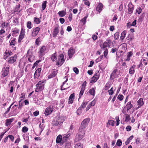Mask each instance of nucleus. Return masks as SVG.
I'll use <instances>...</instances> for the list:
<instances>
[{
    "label": "nucleus",
    "mask_w": 148,
    "mask_h": 148,
    "mask_svg": "<svg viewBox=\"0 0 148 148\" xmlns=\"http://www.w3.org/2000/svg\"><path fill=\"white\" fill-rule=\"evenodd\" d=\"M125 121L128 122L130 120V115L127 114H125Z\"/></svg>",
    "instance_id": "obj_53"
},
{
    "label": "nucleus",
    "mask_w": 148,
    "mask_h": 148,
    "mask_svg": "<svg viewBox=\"0 0 148 148\" xmlns=\"http://www.w3.org/2000/svg\"><path fill=\"white\" fill-rule=\"evenodd\" d=\"M22 100V99H21L19 101V105L18 108L19 109L21 110L22 109V107L23 106V102H21V101Z\"/></svg>",
    "instance_id": "obj_38"
},
{
    "label": "nucleus",
    "mask_w": 148,
    "mask_h": 148,
    "mask_svg": "<svg viewBox=\"0 0 148 148\" xmlns=\"http://www.w3.org/2000/svg\"><path fill=\"white\" fill-rule=\"evenodd\" d=\"M135 65H133L130 67L129 69V73L132 75H133L135 73V68L136 67Z\"/></svg>",
    "instance_id": "obj_22"
},
{
    "label": "nucleus",
    "mask_w": 148,
    "mask_h": 148,
    "mask_svg": "<svg viewBox=\"0 0 148 148\" xmlns=\"http://www.w3.org/2000/svg\"><path fill=\"white\" fill-rule=\"evenodd\" d=\"M136 12L138 14H140L142 12V9L140 7L136 9Z\"/></svg>",
    "instance_id": "obj_50"
},
{
    "label": "nucleus",
    "mask_w": 148,
    "mask_h": 148,
    "mask_svg": "<svg viewBox=\"0 0 148 148\" xmlns=\"http://www.w3.org/2000/svg\"><path fill=\"white\" fill-rule=\"evenodd\" d=\"M64 61V55L62 54H60L56 58V64L59 66H61L63 64Z\"/></svg>",
    "instance_id": "obj_3"
},
{
    "label": "nucleus",
    "mask_w": 148,
    "mask_h": 148,
    "mask_svg": "<svg viewBox=\"0 0 148 148\" xmlns=\"http://www.w3.org/2000/svg\"><path fill=\"white\" fill-rule=\"evenodd\" d=\"M44 81H40L37 84H36V88L35 91L36 92H38L42 90L44 88V84H43L44 83Z\"/></svg>",
    "instance_id": "obj_4"
},
{
    "label": "nucleus",
    "mask_w": 148,
    "mask_h": 148,
    "mask_svg": "<svg viewBox=\"0 0 148 148\" xmlns=\"http://www.w3.org/2000/svg\"><path fill=\"white\" fill-rule=\"evenodd\" d=\"M41 70V69L40 68H38L36 70L34 75V79L38 78L40 75Z\"/></svg>",
    "instance_id": "obj_15"
},
{
    "label": "nucleus",
    "mask_w": 148,
    "mask_h": 148,
    "mask_svg": "<svg viewBox=\"0 0 148 148\" xmlns=\"http://www.w3.org/2000/svg\"><path fill=\"white\" fill-rule=\"evenodd\" d=\"M126 39L127 40H129L130 41H132L134 39V38L133 35L130 34L127 37Z\"/></svg>",
    "instance_id": "obj_36"
},
{
    "label": "nucleus",
    "mask_w": 148,
    "mask_h": 148,
    "mask_svg": "<svg viewBox=\"0 0 148 148\" xmlns=\"http://www.w3.org/2000/svg\"><path fill=\"white\" fill-rule=\"evenodd\" d=\"M12 39L11 40L10 43V46H12V47H13L15 45V44L16 43V40L15 38H11Z\"/></svg>",
    "instance_id": "obj_28"
},
{
    "label": "nucleus",
    "mask_w": 148,
    "mask_h": 148,
    "mask_svg": "<svg viewBox=\"0 0 148 148\" xmlns=\"http://www.w3.org/2000/svg\"><path fill=\"white\" fill-rule=\"evenodd\" d=\"M87 103L88 102H84L82 103L80 107H81V108H84L86 107Z\"/></svg>",
    "instance_id": "obj_45"
},
{
    "label": "nucleus",
    "mask_w": 148,
    "mask_h": 148,
    "mask_svg": "<svg viewBox=\"0 0 148 148\" xmlns=\"http://www.w3.org/2000/svg\"><path fill=\"white\" fill-rule=\"evenodd\" d=\"M104 50L105 51L103 52L104 56L105 58H106L108 53V49L106 48Z\"/></svg>",
    "instance_id": "obj_55"
},
{
    "label": "nucleus",
    "mask_w": 148,
    "mask_h": 148,
    "mask_svg": "<svg viewBox=\"0 0 148 148\" xmlns=\"http://www.w3.org/2000/svg\"><path fill=\"white\" fill-rule=\"evenodd\" d=\"M103 7V4L101 3H99L97 5L96 8V10L100 13L102 10Z\"/></svg>",
    "instance_id": "obj_20"
},
{
    "label": "nucleus",
    "mask_w": 148,
    "mask_h": 148,
    "mask_svg": "<svg viewBox=\"0 0 148 148\" xmlns=\"http://www.w3.org/2000/svg\"><path fill=\"white\" fill-rule=\"evenodd\" d=\"M83 145L81 143H77L75 144V148H83Z\"/></svg>",
    "instance_id": "obj_37"
},
{
    "label": "nucleus",
    "mask_w": 148,
    "mask_h": 148,
    "mask_svg": "<svg viewBox=\"0 0 148 148\" xmlns=\"http://www.w3.org/2000/svg\"><path fill=\"white\" fill-rule=\"evenodd\" d=\"M28 130V128L26 126H25L22 128V132L23 133H26Z\"/></svg>",
    "instance_id": "obj_44"
},
{
    "label": "nucleus",
    "mask_w": 148,
    "mask_h": 148,
    "mask_svg": "<svg viewBox=\"0 0 148 148\" xmlns=\"http://www.w3.org/2000/svg\"><path fill=\"white\" fill-rule=\"evenodd\" d=\"M126 31H123L121 34V36H120V39L121 40H123L126 35Z\"/></svg>",
    "instance_id": "obj_34"
},
{
    "label": "nucleus",
    "mask_w": 148,
    "mask_h": 148,
    "mask_svg": "<svg viewBox=\"0 0 148 148\" xmlns=\"http://www.w3.org/2000/svg\"><path fill=\"white\" fill-rule=\"evenodd\" d=\"M71 135L70 133H68L67 134H65L63 135V137H62V141L65 142L67 140V139Z\"/></svg>",
    "instance_id": "obj_26"
},
{
    "label": "nucleus",
    "mask_w": 148,
    "mask_h": 148,
    "mask_svg": "<svg viewBox=\"0 0 148 148\" xmlns=\"http://www.w3.org/2000/svg\"><path fill=\"white\" fill-rule=\"evenodd\" d=\"M71 143L70 142H68L66 144L65 148H70Z\"/></svg>",
    "instance_id": "obj_51"
},
{
    "label": "nucleus",
    "mask_w": 148,
    "mask_h": 148,
    "mask_svg": "<svg viewBox=\"0 0 148 148\" xmlns=\"http://www.w3.org/2000/svg\"><path fill=\"white\" fill-rule=\"evenodd\" d=\"M12 35L13 36H17V34H18L19 32V30L17 28L15 27L14 29H12Z\"/></svg>",
    "instance_id": "obj_23"
},
{
    "label": "nucleus",
    "mask_w": 148,
    "mask_h": 148,
    "mask_svg": "<svg viewBox=\"0 0 148 148\" xmlns=\"http://www.w3.org/2000/svg\"><path fill=\"white\" fill-rule=\"evenodd\" d=\"M99 73L98 71H96L95 73L91 78L90 82L94 83L96 82L99 79Z\"/></svg>",
    "instance_id": "obj_6"
},
{
    "label": "nucleus",
    "mask_w": 148,
    "mask_h": 148,
    "mask_svg": "<svg viewBox=\"0 0 148 148\" xmlns=\"http://www.w3.org/2000/svg\"><path fill=\"white\" fill-rule=\"evenodd\" d=\"M87 83L86 81H84L83 83L82 84L81 86V89H83L85 90V87L86 86Z\"/></svg>",
    "instance_id": "obj_54"
},
{
    "label": "nucleus",
    "mask_w": 148,
    "mask_h": 148,
    "mask_svg": "<svg viewBox=\"0 0 148 148\" xmlns=\"http://www.w3.org/2000/svg\"><path fill=\"white\" fill-rule=\"evenodd\" d=\"M89 92L91 95H95V89L94 88L90 89L89 90Z\"/></svg>",
    "instance_id": "obj_40"
},
{
    "label": "nucleus",
    "mask_w": 148,
    "mask_h": 148,
    "mask_svg": "<svg viewBox=\"0 0 148 148\" xmlns=\"http://www.w3.org/2000/svg\"><path fill=\"white\" fill-rule=\"evenodd\" d=\"M13 23L16 24L18 23V18H16L14 19V20L13 21Z\"/></svg>",
    "instance_id": "obj_62"
},
{
    "label": "nucleus",
    "mask_w": 148,
    "mask_h": 148,
    "mask_svg": "<svg viewBox=\"0 0 148 148\" xmlns=\"http://www.w3.org/2000/svg\"><path fill=\"white\" fill-rule=\"evenodd\" d=\"M88 14H87L86 15V16L84 17L82 19V22H83L84 24L86 23V19L88 18Z\"/></svg>",
    "instance_id": "obj_56"
},
{
    "label": "nucleus",
    "mask_w": 148,
    "mask_h": 148,
    "mask_svg": "<svg viewBox=\"0 0 148 148\" xmlns=\"http://www.w3.org/2000/svg\"><path fill=\"white\" fill-rule=\"evenodd\" d=\"M109 45L107 44L106 42H104L103 44L101 45L100 46L101 48L102 49L104 50L106 48H107V47H109Z\"/></svg>",
    "instance_id": "obj_29"
},
{
    "label": "nucleus",
    "mask_w": 148,
    "mask_h": 148,
    "mask_svg": "<svg viewBox=\"0 0 148 148\" xmlns=\"http://www.w3.org/2000/svg\"><path fill=\"white\" fill-rule=\"evenodd\" d=\"M47 2L46 1H44L43 2L42 5V10H44L46 8L47 6Z\"/></svg>",
    "instance_id": "obj_39"
},
{
    "label": "nucleus",
    "mask_w": 148,
    "mask_h": 148,
    "mask_svg": "<svg viewBox=\"0 0 148 148\" xmlns=\"http://www.w3.org/2000/svg\"><path fill=\"white\" fill-rule=\"evenodd\" d=\"M39 112L38 111H36L33 113V114L35 116H36L39 114Z\"/></svg>",
    "instance_id": "obj_64"
},
{
    "label": "nucleus",
    "mask_w": 148,
    "mask_h": 148,
    "mask_svg": "<svg viewBox=\"0 0 148 148\" xmlns=\"http://www.w3.org/2000/svg\"><path fill=\"white\" fill-rule=\"evenodd\" d=\"M9 71V67L4 68L3 69L2 73L1 74L2 76L3 77H5L7 76Z\"/></svg>",
    "instance_id": "obj_12"
},
{
    "label": "nucleus",
    "mask_w": 148,
    "mask_h": 148,
    "mask_svg": "<svg viewBox=\"0 0 148 148\" xmlns=\"http://www.w3.org/2000/svg\"><path fill=\"white\" fill-rule=\"evenodd\" d=\"M122 143L121 140L120 139H119L116 142V145L120 147Z\"/></svg>",
    "instance_id": "obj_47"
},
{
    "label": "nucleus",
    "mask_w": 148,
    "mask_h": 148,
    "mask_svg": "<svg viewBox=\"0 0 148 148\" xmlns=\"http://www.w3.org/2000/svg\"><path fill=\"white\" fill-rule=\"evenodd\" d=\"M85 129L80 126L79 129V132L76 135V138L75 139V142H77L84 137L85 134Z\"/></svg>",
    "instance_id": "obj_1"
},
{
    "label": "nucleus",
    "mask_w": 148,
    "mask_h": 148,
    "mask_svg": "<svg viewBox=\"0 0 148 148\" xmlns=\"http://www.w3.org/2000/svg\"><path fill=\"white\" fill-rule=\"evenodd\" d=\"M118 72V70L117 69L114 70L110 75V79H113L116 77L117 73Z\"/></svg>",
    "instance_id": "obj_18"
},
{
    "label": "nucleus",
    "mask_w": 148,
    "mask_h": 148,
    "mask_svg": "<svg viewBox=\"0 0 148 148\" xmlns=\"http://www.w3.org/2000/svg\"><path fill=\"white\" fill-rule=\"evenodd\" d=\"M41 41V37H38L35 40L36 45H39L40 44Z\"/></svg>",
    "instance_id": "obj_32"
},
{
    "label": "nucleus",
    "mask_w": 148,
    "mask_h": 148,
    "mask_svg": "<svg viewBox=\"0 0 148 148\" xmlns=\"http://www.w3.org/2000/svg\"><path fill=\"white\" fill-rule=\"evenodd\" d=\"M25 34L20 33L18 37V42H20L24 38Z\"/></svg>",
    "instance_id": "obj_33"
},
{
    "label": "nucleus",
    "mask_w": 148,
    "mask_h": 148,
    "mask_svg": "<svg viewBox=\"0 0 148 148\" xmlns=\"http://www.w3.org/2000/svg\"><path fill=\"white\" fill-rule=\"evenodd\" d=\"M138 105V106L136 108V110H137L138 108L142 106L144 104L143 99L142 98H140L137 101Z\"/></svg>",
    "instance_id": "obj_19"
},
{
    "label": "nucleus",
    "mask_w": 148,
    "mask_h": 148,
    "mask_svg": "<svg viewBox=\"0 0 148 148\" xmlns=\"http://www.w3.org/2000/svg\"><path fill=\"white\" fill-rule=\"evenodd\" d=\"M41 17H40V18L34 17V23L35 24H40L41 22Z\"/></svg>",
    "instance_id": "obj_31"
},
{
    "label": "nucleus",
    "mask_w": 148,
    "mask_h": 148,
    "mask_svg": "<svg viewBox=\"0 0 148 148\" xmlns=\"http://www.w3.org/2000/svg\"><path fill=\"white\" fill-rule=\"evenodd\" d=\"M73 71L76 74H78L79 73V70L76 67H74L73 68Z\"/></svg>",
    "instance_id": "obj_58"
},
{
    "label": "nucleus",
    "mask_w": 148,
    "mask_h": 148,
    "mask_svg": "<svg viewBox=\"0 0 148 148\" xmlns=\"http://www.w3.org/2000/svg\"><path fill=\"white\" fill-rule=\"evenodd\" d=\"M59 32V27L58 26L55 27L54 30L53 32V36L56 37Z\"/></svg>",
    "instance_id": "obj_17"
},
{
    "label": "nucleus",
    "mask_w": 148,
    "mask_h": 148,
    "mask_svg": "<svg viewBox=\"0 0 148 148\" xmlns=\"http://www.w3.org/2000/svg\"><path fill=\"white\" fill-rule=\"evenodd\" d=\"M58 14L60 16L62 17L65 16L66 13L64 10H62L59 11Z\"/></svg>",
    "instance_id": "obj_35"
},
{
    "label": "nucleus",
    "mask_w": 148,
    "mask_h": 148,
    "mask_svg": "<svg viewBox=\"0 0 148 148\" xmlns=\"http://www.w3.org/2000/svg\"><path fill=\"white\" fill-rule=\"evenodd\" d=\"M32 25V23L30 21H29L27 22V28L29 29H30L32 28V27H31Z\"/></svg>",
    "instance_id": "obj_46"
},
{
    "label": "nucleus",
    "mask_w": 148,
    "mask_h": 148,
    "mask_svg": "<svg viewBox=\"0 0 148 148\" xmlns=\"http://www.w3.org/2000/svg\"><path fill=\"white\" fill-rule=\"evenodd\" d=\"M68 80V79L67 78H66V80L64 81L62 85L61 86V90H64L68 88L69 87V86L66 87V86H64V85L66 83L67 81Z\"/></svg>",
    "instance_id": "obj_27"
},
{
    "label": "nucleus",
    "mask_w": 148,
    "mask_h": 148,
    "mask_svg": "<svg viewBox=\"0 0 148 148\" xmlns=\"http://www.w3.org/2000/svg\"><path fill=\"white\" fill-rule=\"evenodd\" d=\"M95 103L96 101L94 100L91 101L90 103L89 104L90 105L91 107L92 106H94L95 105Z\"/></svg>",
    "instance_id": "obj_61"
},
{
    "label": "nucleus",
    "mask_w": 148,
    "mask_h": 148,
    "mask_svg": "<svg viewBox=\"0 0 148 148\" xmlns=\"http://www.w3.org/2000/svg\"><path fill=\"white\" fill-rule=\"evenodd\" d=\"M64 120L61 117L57 116L55 117L52 122L53 125L58 126L62 123Z\"/></svg>",
    "instance_id": "obj_2"
},
{
    "label": "nucleus",
    "mask_w": 148,
    "mask_h": 148,
    "mask_svg": "<svg viewBox=\"0 0 148 148\" xmlns=\"http://www.w3.org/2000/svg\"><path fill=\"white\" fill-rule=\"evenodd\" d=\"M41 61V60H40L36 61V62L33 64L32 67V69H34L35 67L38 65V64Z\"/></svg>",
    "instance_id": "obj_49"
},
{
    "label": "nucleus",
    "mask_w": 148,
    "mask_h": 148,
    "mask_svg": "<svg viewBox=\"0 0 148 148\" xmlns=\"http://www.w3.org/2000/svg\"><path fill=\"white\" fill-rule=\"evenodd\" d=\"M56 53H53L51 57V59L53 61H54L56 60Z\"/></svg>",
    "instance_id": "obj_42"
},
{
    "label": "nucleus",
    "mask_w": 148,
    "mask_h": 148,
    "mask_svg": "<svg viewBox=\"0 0 148 148\" xmlns=\"http://www.w3.org/2000/svg\"><path fill=\"white\" fill-rule=\"evenodd\" d=\"M20 7V5L19 4L18 5H17L15 7L14 9V12H16L18 11L19 10Z\"/></svg>",
    "instance_id": "obj_43"
},
{
    "label": "nucleus",
    "mask_w": 148,
    "mask_h": 148,
    "mask_svg": "<svg viewBox=\"0 0 148 148\" xmlns=\"http://www.w3.org/2000/svg\"><path fill=\"white\" fill-rule=\"evenodd\" d=\"M32 30V36L34 37L38 34L40 30V28L39 27H36L33 28Z\"/></svg>",
    "instance_id": "obj_7"
},
{
    "label": "nucleus",
    "mask_w": 148,
    "mask_h": 148,
    "mask_svg": "<svg viewBox=\"0 0 148 148\" xmlns=\"http://www.w3.org/2000/svg\"><path fill=\"white\" fill-rule=\"evenodd\" d=\"M82 112V109L81 108V107H79L77 110V114L79 115Z\"/></svg>",
    "instance_id": "obj_60"
},
{
    "label": "nucleus",
    "mask_w": 148,
    "mask_h": 148,
    "mask_svg": "<svg viewBox=\"0 0 148 148\" xmlns=\"http://www.w3.org/2000/svg\"><path fill=\"white\" fill-rule=\"evenodd\" d=\"M85 90L83 89H81L80 90V92L79 93V99H80V98H81V97L83 95V94L84 93V91Z\"/></svg>",
    "instance_id": "obj_52"
},
{
    "label": "nucleus",
    "mask_w": 148,
    "mask_h": 148,
    "mask_svg": "<svg viewBox=\"0 0 148 148\" xmlns=\"http://www.w3.org/2000/svg\"><path fill=\"white\" fill-rule=\"evenodd\" d=\"M125 107L127 108V111L128 112V111L132 108H133V105L131 103V101H130L127 102L125 106Z\"/></svg>",
    "instance_id": "obj_21"
},
{
    "label": "nucleus",
    "mask_w": 148,
    "mask_h": 148,
    "mask_svg": "<svg viewBox=\"0 0 148 148\" xmlns=\"http://www.w3.org/2000/svg\"><path fill=\"white\" fill-rule=\"evenodd\" d=\"M12 54L13 53L11 51L6 50L4 53V57H5V58H6L8 57L9 56H11L12 55Z\"/></svg>",
    "instance_id": "obj_25"
},
{
    "label": "nucleus",
    "mask_w": 148,
    "mask_h": 148,
    "mask_svg": "<svg viewBox=\"0 0 148 148\" xmlns=\"http://www.w3.org/2000/svg\"><path fill=\"white\" fill-rule=\"evenodd\" d=\"M62 140V137L61 135H59L57 136L56 139V143H60L61 141Z\"/></svg>",
    "instance_id": "obj_30"
},
{
    "label": "nucleus",
    "mask_w": 148,
    "mask_h": 148,
    "mask_svg": "<svg viewBox=\"0 0 148 148\" xmlns=\"http://www.w3.org/2000/svg\"><path fill=\"white\" fill-rule=\"evenodd\" d=\"M47 47L45 46H42L40 47L39 51L38 52V56L40 58L45 54V51Z\"/></svg>",
    "instance_id": "obj_5"
},
{
    "label": "nucleus",
    "mask_w": 148,
    "mask_h": 148,
    "mask_svg": "<svg viewBox=\"0 0 148 148\" xmlns=\"http://www.w3.org/2000/svg\"><path fill=\"white\" fill-rule=\"evenodd\" d=\"M53 110V108L51 106L47 107L45 110L44 114L46 116L50 114Z\"/></svg>",
    "instance_id": "obj_11"
},
{
    "label": "nucleus",
    "mask_w": 148,
    "mask_h": 148,
    "mask_svg": "<svg viewBox=\"0 0 148 148\" xmlns=\"http://www.w3.org/2000/svg\"><path fill=\"white\" fill-rule=\"evenodd\" d=\"M58 70L55 69H53L51 73L48 76V78L51 79L56 77L58 73Z\"/></svg>",
    "instance_id": "obj_9"
},
{
    "label": "nucleus",
    "mask_w": 148,
    "mask_h": 148,
    "mask_svg": "<svg viewBox=\"0 0 148 148\" xmlns=\"http://www.w3.org/2000/svg\"><path fill=\"white\" fill-rule=\"evenodd\" d=\"M14 120V118H12L11 119H7L6 120V122L5 123V125L6 126H8V125L11 124L12 122Z\"/></svg>",
    "instance_id": "obj_24"
},
{
    "label": "nucleus",
    "mask_w": 148,
    "mask_h": 148,
    "mask_svg": "<svg viewBox=\"0 0 148 148\" xmlns=\"http://www.w3.org/2000/svg\"><path fill=\"white\" fill-rule=\"evenodd\" d=\"M72 14L70 13L68 17V19L70 21H71L72 19Z\"/></svg>",
    "instance_id": "obj_63"
},
{
    "label": "nucleus",
    "mask_w": 148,
    "mask_h": 148,
    "mask_svg": "<svg viewBox=\"0 0 148 148\" xmlns=\"http://www.w3.org/2000/svg\"><path fill=\"white\" fill-rule=\"evenodd\" d=\"M128 13L129 14H132L134 9V6L131 3H130L128 5Z\"/></svg>",
    "instance_id": "obj_14"
},
{
    "label": "nucleus",
    "mask_w": 148,
    "mask_h": 148,
    "mask_svg": "<svg viewBox=\"0 0 148 148\" xmlns=\"http://www.w3.org/2000/svg\"><path fill=\"white\" fill-rule=\"evenodd\" d=\"M27 57L28 58V60L30 62H32L34 59V57L33 56L32 53L29 52V50L27 52Z\"/></svg>",
    "instance_id": "obj_13"
},
{
    "label": "nucleus",
    "mask_w": 148,
    "mask_h": 148,
    "mask_svg": "<svg viewBox=\"0 0 148 148\" xmlns=\"http://www.w3.org/2000/svg\"><path fill=\"white\" fill-rule=\"evenodd\" d=\"M115 119L116 120V125L118 126L119 125V121L120 120L119 119V116H116L115 117Z\"/></svg>",
    "instance_id": "obj_59"
},
{
    "label": "nucleus",
    "mask_w": 148,
    "mask_h": 148,
    "mask_svg": "<svg viewBox=\"0 0 148 148\" xmlns=\"http://www.w3.org/2000/svg\"><path fill=\"white\" fill-rule=\"evenodd\" d=\"M75 53V50L73 47H71L69 50L68 52V54L69 58H72L74 54Z\"/></svg>",
    "instance_id": "obj_16"
},
{
    "label": "nucleus",
    "mask_w": 148,
    "mask_h": 148,
    "mask_svg": "<svg viewBox=\"0 0 148 148\" xmlns=\"http://www.w3.org/2000/svg\"><path fill=\"white\" fill-rule=\"evenodd\" d=\"M119 32H116L114 34V37L115 40L118 39L119 38Z\"/></svg>",
    "instance_id": "obj_41"
},
{
    "label": "nucleus",
    "mask_w": 148,
    "mask_h": 148,
    "mask_svg": "<svg viewBox=\"0 0 148 148\" xmlns=\"http://www.w3.org/2000/svg\"><path fill=\"white\" fill-rule=\"evenodd\" d=\"M90 120L89 118H86L84 119L82 122L80 126L84 128H85L88 125V124Z\"/></svg>",
    "instance_id": "obj_8"
},
{
    "label": "nucleus",
    "mask_w": 148,
    "mask_h": 148,
    "mask_svg": "<svg viewBox=\"0 0 148 148\" xmlns=\"http://www.w3.org/2000/svg\"><path fill=\"white\" fill-rule=\"evenodd\" d=\"M124 97L122 95H119L117 97V99L120 101H122Z\"/></svg>",
    "instance_id": "obj_57"
},
{
    "label": "nucleus",
    "mask_w": 148,
    "mask_h": 148,
    "mask_svg": "<svg viewBox=\"0 0 148 148\" xmlns=\"http://www.w3.org/2000/svg\"><path fill=\"white\" fill-rule=\"evenodd\" d=\"M17 57V55L15 54L14 56L10 57L8 60V62L10 64L14 63L16 62Z\"/></svg>",
    "instance_id": "obj_10"
},
{
    "label": "nucleus",
    "mask_w": 148,
    "mask_h": 148,
    "mask_svg": "<svg viewBox=\"0 0 148 148\" xmlns=\"http://www.w3.org/2000/svg\"><path fill=\"white\" fill-rule=\"evenodd\" d=\"M114 121L112 120H110L108 121V124H109L110 125H111L112 126H114Z\"/></svg>",
    "instance_id": "obj_48"
}]
</instances>
